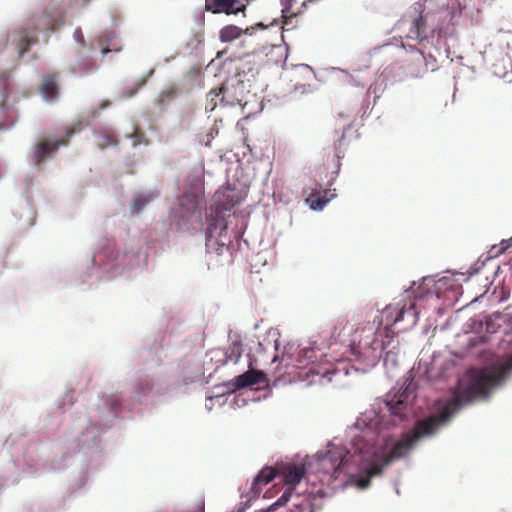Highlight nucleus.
Masks as SVG:
<instances>
[{"instance_id":"obj_1","label":"nucleus","mask_w":512,"mask_h":512,"mask_svg":"<svg viewBox=\"0 0 512 512\" xmlns=\"http://www.w3.org/2000/svg\"><path fill=\"white\" fill-rule=\"evenodd\" d=\"M511 370L512 356L498 366L470 369L466 378L459 381L454 397L438 413L418 420L412 432L404 434L398 441L392 438L384 439L383 446L390 448L389 452L380 453L374 444V433L362 431L354 435L351 449L330 445L327 452L319 457L321 467L326 473L335 475L349 464L356 463V457H359V462H371L372 466L366 470L365 476L357 480L359 488L369 487L371 479L381 475L384 467L407 456L421 438L436 434L463 405L478 397H488L491 389L498 385Z\"/></svg>"},{"instance_id":"obj_2","label":"nucleus","mask_w":512,"mask_h":512,"mask_svg":"<svg viewBox=\"0 0 512 512\" xmlns=\"http://www.w3.org/2000/svg\"><path fill=\"white\" fill-rule=\"evenodd\" d=\"M384 337L381 327L374 329L373 326H369L357 329L351 344L352 354L365 365L375 366L389 343L384 341Z\"/></svg>"},{"instance_id":"obj_3","label":"nucleus","mask_w":512,"mask_h":512,"mask_svg":"<svg viewBox=\"0 0 512 512\" xmlns=\"http://www.w3.org/2000/svg\"><path fill=\"white\" fill-rule=\"evenodd\" d=\"M84 124L82 121L75 122L71 127L66 130V138L57 140L45 139L35 145L33 161L36 166H40L47 158L52 156L60 146L68 144V140L74 134L83 130Z\"/></svg>"},{"instance_id":"obj_4","label":"nucleus","mask_w":512,"mask_h":512,"mask_svg":"<svg viewBox=\"0 0 512 512\" xmlns=\"http://www.w3.org/2000/svg\"><path fill=\"white\" fill-rule=\"evenodd\" d=\"M411 313V325H416L418 321V312L415 311V304L412 303L408 308L405 306L398 307L394 305H387L383 311L381 320L379 321V327L383 324V321L385 320V326L381 328L382 333L385 334V338H392L394 335V332L392 331L391 327L395 325L396 323L403 320L404 315Z\"/></svg>"},{"instance_id":"obj_5","label":"nucleus","mask_w":512,"mask_h":512,"mask_svg":"<svg viewBox=\"0 0 512 512\" xmlns=\"http://www.w3.org/2000/svg\"><path fill=\"white\" fill-rule=\"evenodd\" d=\"M36 32L34 28H22L13 30L8 34L7 42L13 46L20 58L29 52L31 45L36 43Z\"/></svg>"},{"instance_id":"obj_6","label":"nucleus","mask_w":512,"mask_h":512,"mask_svg":"<svg viewBox=\"0 0 512 512\" xmlns=\"http://www.w3.org/2000/svg\"><path fill=\"white\" fill-rule=\"evenodd\" d=\"M74 42L81 47L83 52L93 54L98 47L103 45L104 36L102 34L89 35L88 39L84 37L82 29L77 27L73 32Z\"/></svg>"},{"instance_id":"obj_7","label":"nucleus","mask_w":512,"mask_h":512,"mask_svg":"<svg viewBox=\"0 0 512 512\" xmlns=\"http://www.w3.org/2000/svg\"><path fill=\"white\" fill-rule=\"evenodd\" d=\"M207 9L213 13L238 14L246 10V4L240 0H212L206 2Z\"/></svg>"},{"instance_id":"obj_8","label":"nucleus","mask_w":512,"mask_h":512,"mask_svg":"<svg viewBox=\"0 0 512 512\" xmlns=\"http://www.w3.org/2000/svg\"><path fill=\"white\" fill-rule=\"evenodd\" d=\"M267 382L264 372L259 370H249L235 378L236 388H245L253 385H261Z\"/></svg>"},{"instance_id":"obj_9","label":"nucleus","mask_w":512,"mask_h":512,"mask_svg":"<svg viewBox=\"0 0 512 512\" xmlns=\"http://www.w3.org/2000/svg\"><path fill=\"white\" fill-rule=\"evenodd\" d=\"M83 53L84 57L77 59L72 68L73 74L77 77L91 75L97 70V66L89 59L92 54H88L87 52Z\"/></svg>"},{"instance_id":"obj_10","label":"nucleus","mask_w":512,"mask_h":512,"mask_svg":"<svg viewBox=\"0 0 512 512\" xmlns=\"http://www.w3.org/2000/svg\"><path fill=\"white\" fill-rule=\"evenodd\" d=\"M277 471L272 467L263 468L258 475L254 478L252 483L251 490L254 495H258L260 493V485H266L274 480L276 477Z\"/></svg>"},{"instance_id":"obj_11","label":"nucleus","mask_w":512,"mask_h":512,"mask_svg":"<svg viewBox=\"0 0 512 512\" xmlns=\"http://www.w3.org/2000/svg\"><path fill=\"white\" fill-rule=\"evenodd\" d=\"M283 479L287 484H298L305 475L304 465H287L282 471Z\"/></svg>"},{"instance_id":"obj_12","label":"nucleus","mask_w":512,"mask_h":512,"mask_svg":"<svg viewBox=\"0 0 512 512\" xmlns=\"http://www.w3.org/2000/svg\"><path fill=\"white\" fill-rule=\"evenodd\" d=\"M410 32L413 34L412 37L416 38L420 42L430 38L429 32L427 31V20L422 14L413 19Z\"/></svg>"},{"instance_id":"obj_13","label":"nucleus","mask_w":512,"mask_h":512,"mask_svg":"<svg viewBox=\"0 0 512 512\" xmlns=\"http://www.w3.org/2000/svg\"><path fill=\"white\" fill-rule=\"evenodd\" d=\"M59 93L57 76L55 74L45 76L39 89V96H58Z\"/></svg>"},{"instance_id":"obj_14","label":"nucleus","mask_w":512,"mask_h":512,"mask_svg":"<svg viewBox=\"0 0 512 512\" xmlns=\"http://www.w3.org/2000/svg\"><path fill=\"white\" fill-rule=\"evenodd\" d=\"M95 141L100 149L116 146L118 144L116 136L104 128L95 132Z\"/></svg>"},{"instance_id":"obj_15","label":"nucleus","mask_w":512,"mask_h":512,"mask_svg":"<svg viewBox=\"0 0 512 512\" xmlns=\"http://www.w3.org/2000/svg\"><path fill=\"white\" fill-rule=\"evenodd\" d=\"M500 54H501V58H500L499 62L492 64V73L498 78H503V79H507V81H510L508 76H509L511 64L509 62V59L506 57V55H504L502 52Z\"/></svg>"},{"instance_id":"obj_16","label":"nucleus","mask_w":512,"mask_h":512,"mask_svg":"<svg viewBox=\"0 0 512 512\" xmlns=\"http://www.w3.org/2000/svg\"><path fill=\"white\" fill-rule=\"evenodd\" d=\"M232 192L233 190L227 189L225 191L216 193L217 202L221 209L230 210L232 207L239 203L238 198L234 199V196L230 195Z\"/></svg>"},{"instance_id":"obj_17","label":"nucleus","mask_w":512,"mask_h":512,"mask_svg":"<svg viewBox=\"0 0 512 512\" xmlns=\"http://www.w3.org/2000/svg\"><path fill=\"white\" fill-rule=\"evenodd\" d=\"M243 33V29L236 25H226L219 32L221 42H230L237 39Z\"/></svg>"},{"instance_id":"obj_18","label":"nucleus","mask_w":512,"mask_h":512,"mask_svg":"<svg viewBox=\"0 0 512 512\" xmlns=\"http://www.w3.org/2000/svg\"><path fill=\"white\" fill-rule=\"evenodd\" d=\"M328 191H324L322 193H312L308 198L307 202L309 206L313 210H322L325 205L329 202V198H327Z\"/></svg>"},{"instance_id":"obj_19","label":"nucleus","mask_w":512,"mask_h":512,"mask_svg":"<svg viewBox=\"0 0 512 512\" xmlns=\"http://www.w3.org/2000/svg\"><path fill=\"white\" fill-rule=\"evenodd\" d=\"M420 60L424 64L423 71H418V72H415V73H411V76H413L415 78L422 77L423 73L428 71V70H430L431 72H434V71L438 70V66L436 64V58L434 56H432L431 54H429L428 56H425L424 52H423L422 55L420 56Z\"/></svg>"},{"instance_id":"obj_20","label":"nucleus","mask_w":512,"mask_h":512,"mask_svg":"<svg viewBox=\"0 0 512 512\" xmlns=\"http://www.w3.org/2000/svg\"><path fill=\"white\" fill-rule=\"evenodd\" d=\"M404 394L405 393L400 395V397L396 401H387V405L389 407L390 412L393 415L398 416L399 418L403 417V411L406 409L407 406Z\"/></svg>"},{"instance_id":"obj_21","label":"nucleus","mask_w":512,"mask_h":512,"mask_svg":"<svg viewBox=\"0 0 512 512\" xmlns=\"http://www.w3.org/2000/svg\"><path fill=\"white\" fill-rule=\"evenodd\" d=\"M242 352H243L242 344L238 341H234L227 348V351L225 353L226 361H231V362L237 363L242 355Z\"/></svg>"},{"instance_id":"obj_22","label":"nucleus","mask_w":512,"mask_h":512,"mask_svg":"<svg viewBox=\"0 0 512 512\" xmlns=\"http://www.w3.org/2000/svg\"><path fill=\"white\" fill-rule=\"evenodd\" d=\"M12 75L8 71H0V96H8L12 92Z\"/></svg>"},{"instance_id":"obj_23","label":"nucleus","mask_w":512,"mask_h":512,"mask_svg":"<svg viewBox=\"0 0 512 512\" xmlns=\"http://www.w3.org/2000/svg\"><path fill=\"white\" fill-rule=\"evenodd\" d=\"M154 73V70L151 69L146 76H143V77H140L138 79H136L132 86L129 87L127 89V91L125 92V96H129V97H132V96H135L137 93L140 92L141 88L146 84L147 82V79Z\"/></svg>"},{"instance_id":"obj_24","label":"nucleus","mask_w":512,"mask_h":512,"mask_svg":"<svg viewBox=\"0 0 512 512\" xmlns=\"http://www.w3.org/2000/svg\"><path fill=\"white\" fill-rule=\"evenodd\" d=\"M153 199V195L152 194H147V195H139L138 197H136L131 205V212L132 214H138L140 213L143 208L149 203L151 202Z\"/></svg>"},{"instance_id":"obj_25","label":"nucleus","mask_w":512,"mask_h":512,"mask_svg":"<svg viewBox=\"0 0 512 512\" xmlns=\"http://www.w3.org/2000/svg\"><path fill=\"white\" fill-rule=\"evenodd\" d=\"M331 69L333 71H339V72L343 73L345 75L344 81L348 85L355 86V87H360V86L364 87V85L359 80H357L353 75H351L347 70L341 69L339 67H332Z\"/></svg>"},{"instance_id":"obj_26","label":"nucleus","mask_w":512,"mask_h":512,"mask_svg":"<svg viewBox=\"0 0 512 512\" xmlns=\"http://www.w3.org/2000/svg\"><path fill=\"white\" fill-rule=\"evenodd\" d=\"M294 3V0H281L282 5V16L284 18V25H289L291 23V17L286 16V13H288Z\"/></svg>"},{"instance_id":"obj_27","label":"nucleus","mask_w":512,"mask_h":512,"mask_svg":"<svg viewBox=\"0 0 512 512\" xmlns=\"http://www.w3.org/2000/svg\"><path fill=\"white\" fill-rule=\"evenodd\" d=\"M389 362L396 364V354L392 351H388L384 356V364L387 365Z\"/></svg>"},{"instance_id":"obj_28","label":"nucleus","mask_w":512,"mask_h":512,"mask_svg":"<svg viewBox=\"0 0 512 512\" xmlns=\"http://www.w3.org/2000/svg\"><path fill=\"white\" fill-rule=\"evenodd\" d=\"M290 496L291 492L285 491L283 495L275 502V505H284L289 500Z\"/></svg>"},{"instance_id":"obj_29","label":"nucleus","mask_w":512,"mask_h":512,"mask_svg":"<svg viewBox=\"0 0 512 512\" xmlns=\"http://www.w3.org/2000/svg\"><path fill=\"white\" fill-rule=\"evenodd\" d=\"M402 47H403L407 52H411V53H412V52H416V53H418V54H419V56H421V55H422V53H423V51H422L421 49H418V48H416V47H415V46H413V45H404V44H403V45H402Z\"/></svg>"},{"instance_id":"obj_30","label":"nucleus","mask_w":512,"mask_h":512,"mask_svg":"<svg viewBox=\"0 0 512 512\" xmlns=\"http://www.w3.org/2000/svg\"><path fill=\"white\" fill-rule=\"evenodd\" d=\"M132 137L134 139V143L138 144L142 142L143 133L139 131L137 128L135 129L134 133L132 134Z\"/></svg>"},{"instance_id":"obj_31","label":"nucleus","mask_w":512,"mask_h":512,"mask_svg":"<svg viewBox=\"0 0 512 512\" xmlns=\"http://www.w3.org/2000/svg\"><path fill=\"white\" fill-rule=\"evenodd\" d=\"M512 244V239H509V240H503L501 242V249H500V252H504L506 249H508L510 247V245Z\"/></svg>"},{"instance_id":"obj_32","label":"nucleus","mask_w":512,"mask_h":512,"mask_svg":"<svg viewBox=\"0 0 512 512\" xmlns=\"http://www.w3.org/2000/svg\"><path fill=\"white\" fill-rule=\"evenodd\" d=\"M424 5L419 1L413 4V9L415 12H418L419 15L422 14Z\"/></svg>"},{"instance_id":"obj_33","label":"nucleus","mask_w":512,"mask_h":512,"mask_svg":"<svg viewBox=\"0 0 512 512\" xmlns=\"http://www.w3.org/2000/svg\"><path fill=\"white\" fill-rule=\"evenodd\" d=\"M256 30V27H248L246 28L245 30H243V32H245L246 34L248 35H252L254 33V31Z\"/></svg>"},{"instance_id":"obj_34","label":"nucleus","mask_w":512,"mask_h":512,"mask_svg":"<svg viewBox=\"0 0 512 512\" xmlns=\"http://www.w3.org/2000/svg\"><path fill=\"white\" fill-rule=\"evenodd\" d=\"M492 45L489 44L488 45V48L485 49V51L483 52V57L485 60L489 59V49H491Z\"/></svg>"},{"instance_id":"obj_35","label":"nucleus","mask_w":512,"mask_h":512,"mask_svg":"<svg viewBox=\"0 0 512 512\" xmlns=\"http://www.w3.org/2000/svg\"><path fill=\"white\" fill-rule=\"evenodd\" d=\"M109 52H111L110 48L108 46H103L101 49V54L103 56L107 55Z\"/></svg>"},{"instance_id":"obj_36","label":"nucleus","mask_w":512,"mask_h":512,"mask_svg":"<svg viewBox=\"0 0 512 512\" xmlns=\"http://www.w3.org/2000/svg\"><path fill=\"white\" fill-rule=\"evenodd\" d=\"M212 225H210L207 230H206V235H207V238H211L212 237Z\"/></svg>"},{"instance_id":"obj_37","label":"nucleus","mask_w":512,"mask_h":512,"mask_svg":"<svg viewBox=\"0 0 512 512\" xmlns=\"http://www.w3.org/2000/svg\"><path fill=\"white\" fill-rule=\"evenodd\" d=\"M206 96H218L216 89L210 90Z\"/></svg>"},{"instance_id":"obj_38","label":"nucleus","mask_w":512,"mask_h":512,"mask_svg":"<svg viewBox=\"0 0 512 512\" xmlns=\"http://www.w3.org/2000/svg\"><path fill=\"white\" fill-rule=\"evenodd\" d=\"M435 32H437L438 36L440 35V31H437V29H436V28H433V29H431V31H430L431 35L429 34V36L433 38V37H434Z\"/></svg>"},{"instance_id":"obj_39","label":"nucleus","mask_w":512,"mask_h":512,"mask_svg":"<svg viewBox=\"0 0 512 512\" xmlns=\"http://www.w3.org/2000/svg\"><path fill=\"white\" fill-rule=\"evenodd\" d=\"M238 102H239V105H241V106L243 107V109H245V108H246V106H247V104H248V102H247V101L242 102V99H238Z\"/></svg>"},{"instance_id":"obj_40","label":"nucleus","mask_w":512,"mask_h":512,"mask_svg":"<svg viewBox=\"0 0 512 512\" xmlns=\"http://www.w3.org/2000/svg\"><path fill=\"white\" fill-rule=\"evenodd\" d=\"M256 29H265V25L262 22L256 24Z\"/></svg>"},{"instance_id":"obj_41","label":"nucleus","mask_w":512,"mask_h":512,"mask_svg":"<svg viewBox=\"0 0 512 512\" xmlns=\"http://www.w3.org/2000/svg\"><path fill=\"white\" fill-rule=\"evenodd\" d=\"M114 37H115V36H114L113 34L108 33V34H107V37H106V40H107V41H111Z\"/></svg>"},{"instance_id":"obj_42","label":"nucleus","mask_w":512,"mask_h":512,"mask_svg":"<svg viewBox=\"0 0 512 512\" xmlns=\"http://www.w3.org/2000/svg\"><path fill=\"white\" fill-rule=\"evenodd\" d=\"M243 4H246V6L252 1V0H240Z\"/></svg>"},{"instance_id":"obj_43","label":"nucleus","mask_w":512,"mask_h":512,"mask_svg":"<svg viewBox=\"0 0 512 512\" xmlns=\"http://www.w3.org/2000/svg\"><path fill=\"white\" fill-rule=\"evenodd\" d=\"M158 96H165V97H168V96H170V95H169L168 93H163V92H161Z\"/></svg>"},{"instance_id":"obj_44","label":"nucleus","mask_w":512,"mask_h":512,"mask_svg":"<svg viewBox=\"0 0 512 512\" xmlns=\"http://www.w3.org/2000/svg\"><path fill=\"white\" fill-rule=\"evenodd\" d=\"M48 32H53V28H52V27L48 28V31H47V32H45V35H47V34H48Z\"/></svg>"},{"instance_id":"obj_45","label":"nucleus","mask_w":512,"mask_h":512,"mask_svg":"<svg viewBox=\"0 0 512 512\" xmlns=\"http://www.w3.org/2000/svg\"><path fill=\"white\" fill-rule=\"evenodd\" d=\"M258 106H259V110H262V102H257Z\"/></svg>"},{"instance_id":"obj_46","label":"nucleus","mask_w":512,"mask_h":512,"mask_svg":"<svg viewBox=\"0 0 512 512\" xmlns=\"http://www.w3.org/2000/svg\"><path fill=\"white\" fill-rule=\"evenodd\" d=\"M120 50H121L120 48H117V49H115L114 51H115L116 53H118V52H120Z\"/></svg>"},{"instance_id":"obj_47","label":"nucleus","mask_w":512,"mask_h":512,"mask_svg":"<svg viewBox=\"0 0 512 512\" xmlns=\"http://www.w3.org/2000/svg\"><path fill=\"white\" fill-rule=\"evenodd\" d=\"M285 48H286V51H288L289 46L287 44H285Z\"/></svg>"},{"instance_id":"obj_48","label":"nucleus","mask_w":512,"mask_h":512,"mask_svg":"<svg viewBox=\"0 0 512 512\" xmlns=\"http://www.w3.org/2000/svg\"><path fill=\"white\" fill-rule=\"evenodd\" d=\"M3 106H4V101H2V102L0 103V107H3Z\"/></svg>"},{"instance_id":"obj_49","label":"nucleus","mask_w":512,"mask_h":512,"mask_svg":"<svg viewBox=\"0 0 512 512\" xmlns=\"http://www.w3.org/2000/svg\"><path fill=\"white\" fill-rule=\"evenodd\" d=\"M310 512H313V511H310Z\"/></svg>"}]
</instances>
